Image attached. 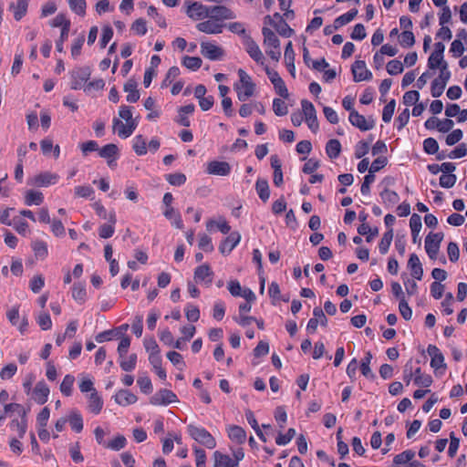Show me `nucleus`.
Wrapping results in <instances>:
<instances>
[{"label": "nucleus", "mask_w": 467, "mask_h": 467, "mask_svg": "<svg viewBox=\"0 0 467 467\" xmlns=\"http://www.w3.org/2000/svg\"><path fill=\"white\" fill-rule=\"evenodd\" d=\"M241 86L236 85L235 90L237 98L240 101H245L254 93L255 84L252 81L251 77L242 68L238 70Z\"/></svg>", "instance_id": "1"}, {"label": "nucleus", "mask_w": 467, "mask_h": 467, "mask_svg": "<svg viewBox=\"0 0 467 467\" xmlns=\"http://www.w3.org/2000/svg\"><path fill=\"white\" fill-rule=\"evenodd\" d=\"M189 435L198 443L208 449H213L216 446V441L213 436L204 428L193 424L187 426Z\"/></svg>", "instance_id": "2"}, {"label": "nucleus", "mask_w": 467, "mask_h": 467, "mask_svg": "<svg viewBox=\"0 0 467 467\" xmlns=\"http://www.w3.org/2000/svg\"><path fill=\"white\" fill-rule=\"evenodd\" d=\"M444 234L440 233H430L425 238V250L429 257L432 260L437 258V254L440 250L441 243L442 242Z\"/></svg>", "instance_id": "3"}, {"label": "nucleus", "mask_w": 467, "mask_h": 467, "mask_svg": "<svg viewBox=\"0 0 467 467\" xmlns=\"http://www.w3.org/2000/svg\"><path fill=\"white\" fill-rule=\"evenodd\" d=\"M301 106H302L303 113L305 115V120H306L308 128L314 133H316L319 129V125H318V120H317V110H316L313 103L306 99H302Z\"/></svg>", "instance_id": "4"}, {"label": "nucleus", "mask_w": 467, "mask_h": 467, "mask_svg": "<svg viewBox=\"0 0 467 467\" xmlns=\"http://www.w3.org/2000/svg\"><path fill=\"white\" fill-rule=\"evenodd\" d=\"M177 401V396L171 390L167 389H160L150 399V403L153 406H165Z\"/></svg>", "instance_id": "5"}, {"label": "nucleus", "mask_w": 467, "mask_h": 467, "mask_svg": "<svg viewBox=\"0 0 467 467\" xmlns=\"http://www.w3.org/2000/svg\"><path fill=\"white\" fill-rule=\"evenodd\" d=\"M265 70L270 81L274 85L276 93L282 98L287 99L289 97V93L279 74L275 70L269 68L268 66H265Z\"/></svg>", "instance_id": "6"}, {"label": "nucleus", "mask_w": 467, "mask_h": 467, "mask_svg": "<svg viewBox=\"0 0 467 467\" xmlns=\"http://www.w3.org/2000/svg\"><path fill=\"white\" fill-rule=\"evenodd\" d=\"M91 75V70L88 67H82L74 69L71 73V88L79 89L83 87Z\"/></svg>", "instance_id": "7"}, {"label": "nucleus", "mask_w": 467, "mask_h": 467, "mask_svg": "<svg viewBox=\"0 0 467 467\" xmlns=\"http://www.w3.org/2000/svg\"><path fill=\"white\" fill-rule=\"evenodd\" d=\"M348 119L350 123L362 131L372 130L375 126V121L372 117L367 119L363 115L359 114L357 110L349 113Z\"/></svg>", "instance_id": "8"}, {"label": "nucleus", "mask_w": 467, "mask_h": 467, "mask_svg": "<svg viewBox=\"0 0 467 467\" xmlns=\"http://www.w3.org/2000/svg\"><path fill=\"white\" fill-rule=\"evenodd\" d=\"M201 53L204 57L210 60H220L224 55V51L222 47L210 42L201 43Z\"/></svg>", "instance_id": "9"}, {"label": "nucleus", "mask_w": 467, "mask_h": 467, "mask_svg": "<svg viewBox=\"0 0 467 467\" xmlns=\"http://www.w3.org/2000/svg\"><path fill=\"white\" fill-rule=\"evenodd\" d=\"M235 14L228 7L224 5H213L209 6V18L220 21L227 19H234Z\"/></svg>", "instance_id": "10"}, {"label": "nucleus", "mask_w": 467, "mask_h": 467, "mask_svg": "<svg viewBox=\"0 0 467 467\" xmlns=\"http://www.w3.org/2000/svg\"><path fill=\"white\" fill-rule=\"evenodd\" d=\"M353 79L356 82L370 80L372 73L367 69L366 63L363 60H357L351 67Z\"/></svg>", "instance_id": "11"}, {"label": "nucleus", "mask_w": 467, "mask_h": 467, "mask_svg": "<svg viewBox=\"0 0 467 467\" xmlns=\"http://www.w3.org/2000/svg\"><path fill=\"white\" fill-rule=\"evenodd\" d=\"M205 171L211 175L227 176L231 172V165L227 161H212L207 163Z\"/></svg>", "instance_id": "12"}, {"label": "nucleus", "mask_w": 467, "mask_h": 467, "mask_svg": "<svg viewBox=\"0 0 467 467\" xmlns=\"http://www.w3.org/2000/svg\"><path fill=\"white\" fill-rule=\"evenodd\" d=\"M244 46L245 50L249 54V56L257 63L264 65L265 57L258 47V45L255 43V41L250 36H245L244 37Z\"/></svg>", "instance_id": "13"}, {"label": "nucleus", "mask_w": 467, "mask_h": 467, "mask_svg": "<svg viewBox=\"0 0 467 467\" xmlns=\"http://www.w3.org/2000/svg\"><path fill=\"white\" fill-rule=\"evenodd\" d=\"M137 125L138 123L133 119L126 121V125H124L119 119H113V128L117 130L118 135L121 138L130 137L137 128Z\"/></svg>", "instance_id": "14"}, {"label": "nucleus", "mask_w": 467, "mask_h": 467, "mask_svg": "<svg viewBox=\"0 0 467 467\" xmlns=\"http://www.w3.org/2000/svg\"><path fill=\"white\" fill-rule=\"evenodd\" d=\"M428 354L431 356V367L435 370L439 368H446V364L444 362V356L441 352V350L435 345H429L427 348Z\"/></svg>", "instance_id": "15"}, {"label": "nucleus", "mask_w": 467, "mask_h": 467, "mask_svg": "<svg viewBox=\"0 0 467 467\" xmlns=\"http://www.w3.org/2000/svg\"><path fill=\"white\" fill-rule=\"evenodd\" d=\"M50 389L45 381H38L33 389V399L39 404L43 405L47 401Z\"/></svg>", "instance_id": "16"}, {"label": "nucleus", "mask_w": 467, "mask_h": 467, "mask_svg": "<svg viewBox=\"0 0 467 467\" xmlns=\"http://www.w3.org/2000/svg\"><path fill=\"white\" fill-rule=\"evenodd\" d=\"M187 15L194 20L209 17V6L194 2L188 6Z\"/></svg>", "instance_id": "17"}, {"label": "nucleus", "mask_w": 467, "mask_h": 467, "mask_svg": "<svg viewBox=\"0 0 467 467\" xmlns=\"http://www.w3.org/2000/svg\"><path fill=\"white\" fill-rule=\"evenodd\" d=\"M241 235L238 232L231 233L220 244L219 250L223 254H228L239 244Z\"/></svg>", "instance_id": "18"}, {"label": "nucleus", "mask_w": 467, "mask_h": 467, "mask_svg": "<svg viewBox=\"0 0 467 467\" xmlns=\"http://www.w3.org/2000/svg\"><path fill=\"white\" fill-rule=\"evenodd\" d=\"M99 155L101 158L106 159L109 166L111 167L112 163L115 161L119 155V148L114 143L107 144L101 149H99Z\"/></svg>", "instance_id": "19"}, {"label": "nucleus", "mask_w": 467, "mask_h": 467, "mask_svg": "<svg viewBox=\"0 0 467 467\" xmlns=\"http://www.w3.org/2000/svg\"><path fill=\"white\" fill-rule=\"evenodd\" d=\"M265 22L274 26L278 34L282 36L290 37L294 34V30L285 20L281 21L280 23H275V20H274L272 16H266L265 17Z\"/></svg>", "instance_id": "20"}, {"label": "nucleus", "mask_w": 467, "mask_h": 467, "mask_svg": "<svg viewBox=\"0 0 467 467\" xmlns=\"http://www.w3.org/2000/svg\"><path fill=\"white\" fill-rule=\"evenodd\" d=\"M408 267L410 269L411 276L417 280H421L423 276V268L419 256L416 254H411L409 261Z\"/></svg>", "instance_id": "21"}, {"label": "nucleus", "mask_w": 467, "mask_h": 467, "mask_svg": "<svg viewBox=\"0 0 467 467\" xmlns=\"http://www.w3.org/2000/svg\"><path fill=\"white\" fill-rule=\"evenodd\" d=\"M223 25L216 23L215 20L209 19L197 24L196 28L205 34H220L223 31Z\"/></svg>", "instance_id": "22"}, {"label": "nucleus", "mask_w": 467, "mask_h": 467, "mask_svg": "<svg viewBox=\"0 0 467 467\" xmlns=\"http://www.w3.org/2000/svg\"><path fill=\"white\" fill-rule=\"evenodd\" d=\"M58 179L57 174L51 172H42L33 178V184L37 187H46L55 184Z\"/></svg>", "instance_id": "23"}, {"label": "nucleus", "mask_w": 467, "mask_h": 467, "mask_svg": "<svg viewBox=\"0 0 467 467\" xmlns=\"http://www.w3.org/2000/svg\"><path fill=\"white\" fill-rule=\"evenodd\" d=\"M117 222L116 214L114 212L109 213V223L102 224L99 229V235L100 238L107 239L113 235L115 228L114 225Z\"/></svg>", "instance_id": "24"}, {"label": "nucleus", "mask_w": 467, "mask_h": 467, "mask_svg": "<svg viewBox=\"0 0 467 467\" xmlns=\"http://www.w3.org/2000/svg\"><path fill=\"white\" fill-rule=\"evenodd\" d=\"M114 400L120 406H128L134 404L138 399L137 396L131 393L130 390L120 389L116 393Z\"/></svg>", "instance_id": "25"}, {"label": "nucleus", "mask_w": 467, "mask_h": 467, "mask_svg": "<svg viewBox=\"0 0 467 467\" xmlns=\"http://www.w3.org/2000/svg\"><path fill=\"white\" fill-rule=\"evenodd\" d=\"M264 45L266 48H277L280 46V40L274 31L268 27H263Z\"/></svg>", "instance_id": "26"}, {"label": "nucleus", "mask_w": 467, "mask_h": 467, "mask_svg": "<svg viewBox=\"0 0 467 467\" xmlns=\"http://www.w3.org/2000/svg\"><path fill=\"white\" fill-rule=\"evenodd\" d=\"M127 95V101L130 103L137 102L140 99V92L137 89V82L134 79H129L123 87Z\"/></svg>", "instance_id": "27"}, {"label": "nucleus", "mask_w": 467, "mask_h": 467, "mask_svg": "<svg viewBox=\"0 0 467 467\" xmlns=\"http://www.w3.org/2000/svg\"><path fill=\"white\" fill-rule=\"evenodd\" d=\"M295 57L292 42L289 41L285 49V62L293 78L296 77Z\"/></svg>", "instance_id": "28"}, {"label": "nucleus", "mask_w": 467, "mask_h": 467, "mask_svg": "<svg viewBox=\"0 0 467 467\" xmlns=\"http://www.w3.org/2000/svg\"><path fill=\"white\" fill-rule=\"evenodd\" d=\"M213 467H237V461H234L229 455L223 454L216 451L213 453Z\"/></svg>", "instance_id": "29"}, {"label": "nucleus", "mask_w": 467, "mask_h": 467, "mask_svg": "<svg viewBox=\"0 0 467 467\" xmlns=\"http://www.w3.org/2000/svg\"><path fill=\"white\" fill-rule=\"evenodd\" d=\"M28 0H17L16 4L12 3L9 5L10 10L14 13V18L16 21L22 19L27 11Z\"/></svg>", "instance_id": "30"}, {"label": "nucleus", "mask_w": 467, "mask_h": 467, "mask_svg": "<svg viewBox=\"0 0 467 467\" xmlns=\"http://www.w3.org/2000/svg\"><path fill=\"white\" fill-rule=\"evenodd\" d=\"M213 272L208 265L198 266L194 271V278L196 281H204L210 285L212 283Z\"/></svg>", "instance_id": "31"}, {"label": "nucleus", "mask_w": 467, "mask_h": 467, "mask_svg": "<svg viewBox=\"0 0 467 467\" xmlns=\"http://www.w3.org/2000/svg\"><path fill=\"white\" fill-rule=\"evenodd\" d=\"M228 436L233 441L238 444H242L246 440L245 431L237 425H233L228 430Z\"/></svg>", "instance_id": "32"}, {"label": "nucleus", "mask_w": 467, "mask_h": 467, "mask_svg": "<svg viewBox=\"0 0 467 467\" xmlns=\"http://www.w3.org/2000/svg\"><path fill=\"white\" fill-rule=\"evenodd\" d=\"M103 407V400L99 396L97 390L90 393L88 398V409L94 414H99Z\"/></svg>", "instance_id": "33"}, {"label": "nucleus", "mask_w": 467, "mask_h": 467, "mask_svg": "<svg viewBox=\"0 0 467 467\" xmlns=\"http://www.w3.org/2000/svg\"><path fill=\"white\" fill-rule=\"evenodd\" d=\"M433 380L431 375L421 373L420 368L414 370V384L420 387L428 388L432 384Z\"/></svg>", "instance_id": "34"}, {"label": "nucleus", "mask_w": 467, "mask_h": 467, "mask_svg": "<svg viewBox=\"0 0 467 467\" xmlns=\"http://www.w3.org/2000/svg\"><path fill=\"white\" fill-rule=\"evenodd\" d=\"M255 189L259 198L264 202H267L270 196L268 182L265 179H258L255 182Z\"/></svg>", "instance_id": "35"}, {"label": "nucleus", "mask_w": 467, "mask_h": 467, "mask_svg": "<svg viewBox=\"0 0 467 467\" xmlns=\"http://www.w3.org/2000/svg\"><path fill=\"white\" fill-rule=\"evenodd\" d=\"M379 195L387 207H391L400 201L399 194L388 188L384 189Z\"/></svg>", "instance_id": "36"}, {"label": "nucleus", "mask_w": 467, "mask_h": 467, "mask_svg": "<svg viewBox=\"0 0 467 467\" xmlns=\"http://www.w3.org/2000/svg\"><path fill=\"white\" fill-rule=\"evenodd\" d=\"M326 152L330 159H336L340 155L341 144L338 140L332 139L327 142Z\"/></svg>", "instance_id": "37"}, {"label": "nucleus", "mask_w": 467, "mask_h": 467, "mask_svg": "<svg viewBox=\"0 0 467 467\" xmlns=\"http://www.w3.org/2000/svg\"><path fill=\"white\" fill-rule=\"evenodd\" d=\"M44 201L42 192L36 191H27L25 196V202L26 205H40Z\"/></svg>", "instance_id": "38"}, {"label": "nucleus", "mask_w": 467, "mask_h": 467, "mask_svg": "<svg viewBox=\"0 0 467 467\" xmlns=\"http://www.w3.org/2000/svg\"><path fill=\"white\" fill-rule=\"evenodd\" d=\"M392 239H393V229L389 228V230L387 231L383 234V236L379 244V252L381 254H385L388 253L389 246L391 244Z\"/></svg>", "instance_id": "39"}, {"label": "nucleus", "mask_w": 467, "mask_h": 467, "mask_svg": "<svg viewBox=\"0 0 467 467\" xmlns=\"http://www.w3.org/2000/svg\"><path fill=\"white\" fill-rule=\"evenodd\" d=\"M358 15V9L354 8L348 11V13L339 16L334 20V23L336 24V27L339 28L349 22H351Z\"/></svg>", "instance_id": "40"}, {"label": "nucleus", "mask_w": 467, "mask_h": 467, "mask_svg": "<svg viewBox=\"0 0 467 467\" xmlns=\"http://www.w3.org/2000/svg\"><path fill=\"white\" fill-rule=\"evenodd\" d=\"M86 288L81 283H75L72 287V297L78 302L83 304L86 301Z\"/></svg>", "instance_id": "41"}, {"label": "nucleus", "mask_w": 467, "mask_h": 467, "mask_svg": "<svg viewBox=\"0 0 467 467\" xmlns=\"http://www.w3.org/2000/svg\"><path fill=\"white\" fill-rule=\"evenodd\" d=\"M32 249L37 258L45 259L47 256V244L44 241L36 240L32 244Z\"/></svg>", "instance_id": "42"}, {"label": "nucleus", "mask_w": 467, "mask_h": 467, "mask_svg": "<svg viewBox=\"0 0 467 467\" xmlns=\"http://www.w3.org/2000/svg\"><path fill=\"white\" fill-rule=\"evenodd\" d=\"M75 382L74 376L67 374L64 377L60 384V391L63 395L69 397L72 394V388Z\"/></svg>", "instance_id": "43"}, {"label": "nucleus", "mask_w": 467, "mask_h": 467, "mask_svg": "<svg viewBox=\"0 0 467 467\" xmlns=\"http://www.w3.org/2000/svg\"><path fill=\"white\" fill-rule=\"evenodd\" d=\"M69 424L73 431L80 432L83 430V420L78 411H72L68 419Z\"/></svg>", "instance_id": "44"}, {"label": "nucleus", "mask_w": 467, "mask_h": 467, "mask_svg": "<svg viewBox=\"0 0 467 467\" xmlns=\"http://www.w3.org/2000/svg\"><path fill=\"white\" fill-rule=\"evenodd\" d=\"M202 60L198 57L185 56L182 58V65L185 67H187L191 70H193V71L198 70L202 67Z\"/></svg>", "instance_id": "45"}, {"label": "nucleus", "mask_w": 467, "mask_h": 467, "mask_svg": "<svg viewBox=\"0 0 467 467\" xmlns=\"http://www.w3.org/2000/svg\"><path fill=\"white\" fill-rule=\"evenodd\" d=\"M415 456L412 450H406L401 453L396 455L393 459V464L400 465L410 462Z\"/></svg>", "instance_id": "46"}, {"label": "nucleus", "mask_w": 467, "mask_h": 467, "mask_svg": "<svg viewBox=\"0 0 467 467\" xmlns=\"http://www.w3.org/2000/svg\"><path fill=\"white\" fill-rule=\"evenodd\" d=\"M21 420H13L11 421V427H16L18 431V436L19 438H24L26 429H27V420H26V414L25 416H20Z\"/></svg>", "instance_id": "47"}, {"label": "nucleus", "mask_w": 467, "mask_h": 467, "mask_svg": "<svg viewBox=\"0 0 467 467\" xmlns=\"http://www.w3.org/2000/svg\"><path fill=\"white\" fill-rule=\"evenodd\" d=\"M70 9L78 16L86 14V0H68Z\"/></svg>", "instance_id": "48"}, {"label": "nucleus", "mask_w": 467, "mask_h": 467, "mask_svg": "<svg viewBox=\"0 0 467 467\" xmlns=\"http://www.w3.org/2000/svg\"><path fill=\"white\" fill-rule=\"evenodd\" d=\"M146 140L142 135H138L134 139L133 150L138 155H145L147 153Z\"/></svg>", "instance_id": "49"}, {"label": "nucleus", "mask_w": 467, "mask_h": 467, "mask_svg": "<svg viewBox=\"0 0 467 467\" xmlns=\"http://www.w3.org/2000/svg\"><path fill=\"white\" fill-rule=\"evenodd\" d=\"M400 43L403 47H410L415 44V36L410 30H404L400 36Z\"/></svg>", "instance_id": "50"}, {"label": "nucleus", "mask_w": 467, "mask_h": 467, "mask_svg": "<svg viewBox=\"0 0 467 467\" xmlns=\"http://www.w3.org/2000/svg\"><path fill=\"white\" fill-rule=\"evenodd\" d=\"M126 438L123 435H118L115 439L108 442L105 447L113 451H119L126 446Z\"/></svg>", "instance_id": "51"}, {"label": "nucleus", "mask_w": 467, "mask_h": 467, "mask_svg": "<svg viewBox=\"0 0 467 467\" xmlns=\"http://www.w3.org/2000/svg\"><path fill=\"white\" fill-rule=\"evenodd\" d=\"M273 110L276 116H285L288 113V108L281 99H275L273 100Z\"/></svg>", "instance_id": "52"}, {"label": "nucleus", "mask_w": 467, "mask_h": 467, "mask_svg": "<svg viewBox=\"0 0 467 467\" xmlns=\"http://www.w3.org/2000/svg\"><path fill=\"white\" fill-rule=\"evenodd\" d=\"M447 63L443 59V56H440L434 53H431L428 58V67L430 69L441 68V66Z\"/></svg>", "instance_id": "53"}, {"label": "nucleus", "mask_w": 467, "mask_h": 467, "mask_svg": "<svg viewBox=\"0 0 467 467\" xmlns=\"http://www.w3.org/2000/svg\"><path fill=\"white\" fill-rule=\"evenodd\" d=\"M396 107L395 99H391L384 108L382 111V120L386 123L389 122L392 119Z\"/></svg>", "instance_id": "54"}, {"label": "nucleus", "mask_w": 467, "mask_h": 467, "mask_svg": "<svg viewBox=\"0 0 467 467\" xmlns=\"http://www.w3.org/2000/svg\"><path fill=\"white\" fill-rule=\"evenodd\" d=\"M296 436V430L290 428L287 430L285 434L279 433L275 439V442L277 445H285L291 441V440Z\"/></svg>", "instance_id": "55"}, {"label": "nucleus", "mask_w": 467, "mask_h": 467, "mask_svg": "<svg viewBox=\"0 0 467 467\" xmlns=\"http://www.w3.org/2000/svg\"><path fill=\"white\" fill-rule=\"evenodd\" d=\"M423 150L428 154L438 153L439 144L433 138L425 139L423 141Z\"/></svg>", "instance_id": "56"}, {"label": "nucleus", "mask_w": 467, "mask_h": 467, "mask_svg": "<svg viewBox=\"0 0 467 467\" xmlns=\"http://www.w3.org/2000/svg\"><path fill=\"white\" fill-rule=\"evenodd\" d=\"M167 182L174 186H181L186 182V176L183 173L176 172L166 175Z\"/></svg>", "instance_id": "57"}, {"label": "nucleus", "mask_w": 467, "mask_h": 467, "mask_svg": "<svg viewBox=\"0 0 467 467\" xmlns=\"http://www.w3.org/2000/svg\"><path fill=\"white\" fill-rule=\"evenodd\" d=\"M137 363V355L130 354L127 360H120L119 366L124 371H131L135 368Z\"/></svg>", "instance_id": "58"}, {"label": "nucleus", "mask_w": 467, "mask_h": 467, "mask_svg": "<svg viewBox=\"0 0 467 467\" xmlns=\"http://www.w3.org/2000/svg\"><path fill=\"white\" fill-rule=\"evenodd\" d=\"M403 69V64L400 60L393 59L387 64V71L389 75L400 74Z\"/></svg>", "instance_id": "59"}, {"label": "nucleus", "mask_w": 467, "mask_h": 467, "mask_svg": "<svg viewBox=\"0 0 467 467\" xmlns=\"http://www.w3.org/2000/svg\"><path fill=\"white\" fill-rule=\"evenodd\" d=\"M137 383L143 393L149 394L152 391V384L149 377H140L137 380Z\"/></svg>", "instance_id": "60"}, {"label": "nucleus", "mask_w": 467, "mask_h": 467, "mask_svg": "<svg viewBox=\"0 0 467 467\" xmlns=\"http://www.w3.org/2000/svg\"><path fill=\"white\" fill-rule=\"evenodd\" d=\"M131 30L140 36H144L147 33L146 21L143 18L136 19L131 25Z\"/></svg>", "instance_id": "61"}, {"label": "nucleus", "mask_w": 467, "mask_h": 467, "mask_svg": "<svg viewBox=\"0 0 467 467\" xmlns=\"http://www.w3.org/2000/svg\"><path fill=\"white\" fill-rule=\"evenodd\" d=\"M463 133L462 130L460 129L452 130L450 134L446 137V144L449 146H452L459 142L462 139Z\"/></svg>", "instance_id": "62"}, {"label": "nucleus", "mask_w": 467, "mask_h": 467, "mask_svg": "<svg viewBox=\"0 0 467 467\" xmlns=\"http://www.w3.org/2000/svg\"><path fill=\"white\" fill-rule=\"evenodd\" d=\"M369 150V142L365 140H360L356 145L355 149V157L357 159H360L364 157Z\"/></svg>", "instance_id": "63"}, {"label": "nucleus", "mask_w": 467, "mask_h": 467, "mask_svg": "<svg viewBox=\"0 0 467 467\" xmlns=\"http://www.w3.org/2000/svg\"><path fill=\"white\" fill-rule=\"evenodd\" d=\"M466 155H467V144L461 143L448 154V157L451 159H458V158H462Z\"/></svg>", "instance_id": "64"}]
</instances>
